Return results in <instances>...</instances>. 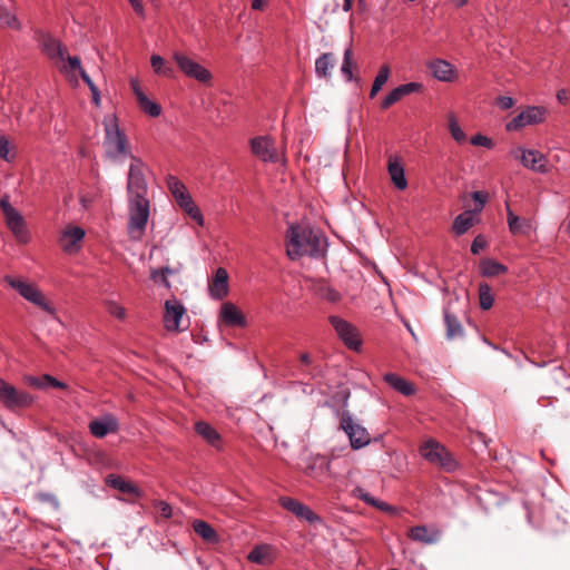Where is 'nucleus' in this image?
<instances>
[{
    "mask_svg": "<svg viewBox=\"0 0 570 570\" xmlns=\"http://www.w3.org/2000/svg\"><path fill=\"white\" fill-rule=\"evenodd\" d=\"M286 238V253L293 261L302 256H324L325 240L308 226L291 225Z\"/></svg>",
    "mask_w": 570,
    "mask_h": 570,
    "instance_id": "nucleus-1",
    "label": "nucleus"
},
{
    "mask_svg": "<svg viewBox=\"0 0 570 570\" xmlns=\"http://www.w3.org/2000/svg\"><path fill=\"white\" fill-rule=\"evenodd\" d=\"M129 219L127 232L131 239L140 240L145 234L150 214V202L147 197H128Z\"/></svg>",
    "mask_w": 570,
    "mask_h": 570,
    "instance_id": "nucleus-2",
    "label": "nucleus"
},
{
    "mask_svg": "<svg viewBox=\"0 0 570 570\" xmlns=\"http://www.w3.org/2000/svg\"><path fill=\"white\" fill-rule=\"evenodd\" d=\"M0 402L7 410L19 412L29 409L35 403V397L0 377Z\"/></svg>",
    "mask_w": 570,
    "mask_h": 570,
    "instance_id": "nucleus-3",
    "label": "nucleus"
},
{
    "mask_svg": "<svg viewBox=\"0 0 570 570\" xmlns=\"http://www.w3.org/2000/svg\"><path fill=\"white\" fill-rule=\"evenodd\" d=\"M0 208L8 228L20 243H28L30 234L23 216L10 204V197L4 195L0 199Z\"/></svg>",
    "mask_w": 570,
    "mask_h": 570,
    "instance_id": "nucleus-4",
    "label": "nucleus"
},
{
    "mask_svg": "<svg viewBox=\"0 0 570 570\" xmlns=\"http://www.w3.org/2000/svg\"><path fill=\"white\" fill-rule=\"evenodd\" d=\"M131 164L127 176L128 197H147L148 184L145 177L147 165L137 156L130 155Z\"/></svg>",
    "mask_w": 570,
    "mask_h": 570,
    "instance_id": "nucleus-5",
    "label": "nucleus"
},
{
    "mask_svg": "<svg viewBox=\"0 0 570 570\" xmlns=\"http://www.w3.org/2000/svg\"><path fill=\"white\" fill-rule=\"evenodd\" d=\"M106 145L110 157L129 156L130 153L129 141L122 130H120L116 117H112L108 122H105Z\"/></svg>",
    "mask_w": 570,
    "mask_h": 570,
    "instance_id": "nucleus-6",
    "label": "nucleus"
},
{
    "mask_svg": "<svg viewBox=\"0 0 570 570\" xmlns=\"http://www.w3.org/2000/svg\"><path fill=\"white\" fill-rule=\"evenodd\" d=\"M420 453L431 464L438 465L448 472L456 468V462L451 453L434 440H429L423 443L420 448Z\"/></svg>",
    "mask_w": 570,
    "mask_h": 570,
    "instance_id": "nucleus-7",
    "label": "nucleus"
},
{
    "mask_svg": "<svg viewBox=\"0 0 570 570\" xmlns=\"http://www.w3.org/2000/svg\"><path fill=\"white\" fill-rule=\"evenodd\" d=\"M4 282L8 283L13 289H16L24 299L39 306L41 309L49 314L55 313V308L48 304L45 295L33 284L27 283L20 278L6 276Z\"/></svg>",
    "mask_w": 570,
    "mask_h": 570,
    "instance_id": "nucleus-8",
    "label": "nucleus"
},
{
    "mask_svg": "<svg viewBox=\"0 0 570 570\" xmlns=\"http://www.w3.org/2000/svg\"><path fill=\"white\" fill-rule=\"evenodd\" d=\"M340 426L348 436L352 449L358 450L370 444L371 436L367 430L355 422L348 413L342 414Z\"/></svg>",
    "mask_w": 570,
    "mask_h": 570,
    "instance_id": "nucleus-9",
    "label": "nucleus"
},
{
    "mask_svg": "<svg viewBox=\"0 0 570 570\" xmlns=\"http://www.w3.org/2000/svg\"><path fill=\"white\" fill-rule=\"evenodd\" d=\"M175 62L180 71L188 78H193L202 83H207L212 79V73L208 69L189 58L183 52H175L173 55Z\"/></svg>",
    "mask_w": 570,
    "mask_h": 570,
    "instance_id": "nucleus-10",
    "label": "nucleus"
},
{
    "mask_svg": "<svg viewBox=\"0 0 570 570\" xmlns=\"http://www.w3.org/2000/svg\"><path fill=\"white\" fill-rule=\"evenodd\" d=\"M252 155L264 163H278L282 158L275 141L268 136L252 138Z\"/></svg>",
    "mask_w": 570,
    "mask_h": 570,
    "instance_id": "nucleus-11",
    "label": "nucleus"
},
{
    "mask_svg": "<svg viewBox=\"0 0 570 570\" xmlns=\"http://www.w3.org/2000/svg\"><path fill=\"white\" fill-rule=\"evenodd\" d=\"M37 40L41 51L49 59L65 61L68 50L61 41L53 38L50 33L42 31L38 33Z\"/></svg>",
    "mask_w": 570,
    "mask_h": 570,
    "instance_id": "nucleus-12",
    "label": "nucleus"
},
{
    "mask_svg": "<svg viewBox=\"0 0 570 570\" xmlns=\"http://www.w3.org/2000/svg\"><path fill=\"white\" fill-rule=\"evenodd\" d=\"M546 109L541 107H528L507 124V130H519L528 125H537L543 121Z\"/></svg>",
    "mask_w": 570,
    "mask_h": 570,
    "instance_id": "nucleus-13",
    "label": "nucleus"
},
{
    "mask_svg": "<svg viewBox=\"0 0 570 570\" xmlns=\"http://www.w3.org/2000/svg\"><path fill=\"white\" fill-rule=\"evenodd\" d=\"M186 313V308L176 298L168 299L165 303L164 325L167 331L180 332L186 327H180V321Z\"/></svg>",
    "mask_w": 570,
    "mask_h": 570,
    "instance_id": "nucleus-14",
    "label": "nucleus"
},
{
    "mask_svg": "<svg viewBox=\"0 0 570 570\" xmlns=\"http://www.w3.org/2000/svg\"><path fill=\"white\" fill-rule=\"evenodd\" d=\"M330 323L347 347L353 350L358 348L361 341L358 340L356 328L351 323L338 316H331Z\"/></svg>",
    "mask_w": 570,
    "mask_h": 570,
    "instance_id": "nucleus-15",
    "label": "nucleus"
},
{
    "mask_svg": "<svg viewBox=\"0 0 570 570\" xmlns=\"http://www.w3.org/2000/svg\"><path fill=\"white\" fill-rule=\"evenodd\" d=\"M514 158L520 159L522 165L533 171L546 173L547 159L543 154L533 149H523L519 147L513 153Z\"/></svg>",
    "mask_w": 570,
    "mask_h": 570,
    "instance_id": "nucleus-16",
    "label": "nucleus"
},
{
    "mask_svg": "<svg viewBox=\"0 0 570 570\" xmlns=\"http://www.w3.org/2000/svg\"><path fill=\"white\" fill-rule=\"evenodd\" d=\"M279 503L285 510L293 513L301 520H306L309 523H314L321 520V518L314 513L306 504L299 502L296 499L282 497L279 498Z\"/></svg>",
    "mask_w": 570,
    "mask_h": 570,
    "instance_id": "nucleus-17",
    "label": "nucleus"
},
{
    "mask_svg": "<svg viewBox=\"0 0 570 570\" xmlns=\"http://www.w3.org/2000/svg\"><path fill=\"white\" fill-rule=\"evenodd\" d=\"M219 322L227 327H245L247 318L234 303L226 302L220 307Z\"/></svg>",
    "mask_w": 570,
    "mask_h": 570,
    "instance_id": "nucleus-18",
    "label": "nucleus"
},
{
    "mask_svg": "<svg viewBox=\"0 0 570 570\" xmlns=\"http://www.w3.org/2000/svg\"><path fill=\"white\" fill-rule=\"evenodd\" d=\"M208 291L210 297L216 301H222L228 295V273L224 267H218L208 281Z\"/></svg>",
    "mask_w": 570,
    "mask_h": 570,
    "instance_id": "nucleus-19",
    "label": "nucleus"
},
{
    "mask_svg": "<svg viewBox=\"0 0 570 570\" xmlns=\"http://www.w3.org/2000/svg\"><path fill=\"white\" fill-rule=\"evenodd\" d=\"M407 535L423 544H435L440 541L442 532L436 527L415 525L409 529Z\"/></svg>",
    "mask_w": 570,
    "mask_h": 570,
    "instance_id": "nucleus-20",
    "label": "nucleus"
},
{
    "mask_svg": "<svg viewBox=\"0 0 570 570\" xmlns=\"http://www.w3.org/2000/svg\"><path fill=\"white\" fill-rule=\"evenodd\" d=\"M118 430L119 423L112 415H106L102 419L92 420L89 423L90 433L98 439H102L109 433H117Z\"/></svg>",
    "mask_w": 570,
    "mask_h": 570,
    "instance_id": "nucleus-21",
    "label": "nucleus"
},
{
    "mask_svg": "<svg viewBox=\"0 0 570 570\" xmlns=\"http://www.w3.org/2000/svg\"><path fill=\"white\" fill-rule=\"evenodd\" d=\"M277 558L276 547L268 543H259L252 548V563L271 566Z\"/></svg>",
    "mask_w": 570,
    "mask_h": 570,
    "instance_id": "nucleus-22",
    "label": "nucleus"
},
{
    "mask_svg": "<svg viewBox=\"0 0 570 570\" xmlns=\"http://www.w3.org/2000/svg\"><path fill=\"white\" fill-rule=\"evenodd\" d=\"M304 473L308 478L323 481V479L331 475L330 461L323 456L315 458L306 465Z\"/></svg>",
    "mask_w": 570,
    "mask_h": 570,
    "instance_id": "nucleus-23",
    "label": "nucleus"
},
{
    "mask_svg": "<svg viewBox=\"0 0 570 570\" xmlns=\"http://www.w3.org/2000/svg\"><path fill=\"white\" fill-rule=\"evenodd\" d=\"M83 237L85 230L81 227L75 226L67 228L60 237L61 247L65 252L72 253L79 248L78 244Z\"/></svg>",
    "mask_w": 570,
    "mask_h": 570,
    "instance_id": "nucleus-24",
    "label": "nucleus"
},
{
    "mask_svg": "<svg viewBox=\"0 0 570 570\" xmlns=\"http://www.w3.org/2000/svg\"><path fill=\"white\" fill-rule=\"evenodd\" d=\"M444 324L446 327V338L453 340L464 335V328L458 316L451 311L450 307L444 308Z\"/></svg>",
    "mask_w": 570,
    "mask_h": 570,
    "instance_id": "nucleus-25",
    "label": "nucleus"
},
{
    "mask_svg": "<svg viewBox=\"0 0 570 570\" xmlns=\"http://www.w3.org/2000/svg\"><path fill=\"white\" fill-rule=\"evenodd\" d=\"M178 205L198 224L203 225V215L199 208L195 205L191 196L187 189L176 196H174Z\"/></svg>",
    "mask_w": 570,
    "mask_h": 570,
    "instance_id": "nucleus-26",
    "label": "nucleus"
},
{
    "mask_svg": "<svg viewBox=\"0 0 570 570\" xmlns=\"http://www.w3.org/2000/svg\"><path fill=\"white\" fill-rule=\"evenodd\" d=\"M178 205L198 224L203 225V215L199 208L195 205L191 196L187 189L176 196H174Z\"/></svg>",
    "mask_w": 570,
    "mask_h": 570,
    "instance_id": "nucleus-27",
    "label": "nucleus"
},
{
    "mask_svg": "<svg viewBox=\"0 0 570 570\" xmlns=\"http://www.w3.org/2000/svg\"><path fill=\"white\" fill-rule=\"evenodd\" d=\"M432 75L440 81H451L453 79V66L442 59H435L429 63Z\"/></svg>",
    "mask_w": 570,
    "mask_h": 570,
    "instance_id": "nucleus-28",
    "label": "nucleus"
},
{
    "mask_svg": "<svg viewBox=\"0 0 570 570\" xmlns=\"http://www.w3.org/2000/svg\"><path fill=\"white\" fill-rule=\"evenodd\" d=\"M195 431L212 446L216 449L222 446V439L219 433L207 422H196Z\"/></svg>",
    "mask_w": 570,
    "mask_h": 570,
    "instance_id": "nucleus-29",
    "label": "nucleus"
},
{
    "mask_svg": "<svg viewBox=\"0 0 570 570\" xmlns=\"http://www.w3.org/2000/svg\"><path fill=\"white\" fill-rule=\"evenodd\" d=\"M27 382L30 386H33L39 390H46L48 387L66 390L68 387V385L65 382L58 381L57 379L49 374H43L41 376H29L27 379Z\"/></svg>",
    "mask_w": 570,
    "mask_h": 570,
    "instance_id": "nucleus-30",
    "label": "nucleus"
},
{
    "mask_svg": "<svg viewBox=\"0 0 570 570\" xmlns=\"http://www.w3.org/2000/svg\"><path fill=\"white\" fill-rule=\"evenodd\" d=\"M507 219L509 230L513 235L527 234L531 228V223L529 219L520 218L517 216L510 208L509 204H507Z\"/></svg>",
    "mask_w": 570,
    "mask_h": 570,
    "instance_id": "nucleus-31",
    "label": "nucleus"
},
{
    "mask_svg": "<svg viewBox=\"0 0 570 570\" xmlns=\"http://www.w3.org/2000/svg\"><path fill=\"white\" fill-rule=\"evenodd\" d=\"M336 65V58L331 52L322 53L315 61V72L321 78H330L331 70Z\"/></svg>",
    "mask_w": 570,
    "mask_h": 570,
    "instance_id": "nucleus-32",
    "label": "nucleus"
},
{
    "mask_svg": "<svg viewBox=\"0 0 570 570\" xmlns=\"http://www.w3.org/2000/svg\"><path fill=\"white\" fill-rule=\"evenodd\" d=\"M387 170L391 177L392 183L397 189H405L407 187V181L404 175V169L397 159H390Z\"/></svg>",
    "mask_w": 570,
    "mask_h": 570,
    "instance_id": "nucleus-33",
    "label": "nucleus"
},
{
    "mask_svg": "<svg viewBox=\"0 0 570 570\" xmlns=\"http://www.w3.org/2000/svg\"><path fill=\"white\" fill-rule=\"evenodd\" d=\"M193 529L197 535L208 543H217L219 541L216 530L204 520H195Z\"/></svg>",
    "mask_w": 570,
    "mask_h": 570,
    "instance_id": "nucleus-34",
    "label": "nucleus"
},
{
    "mask_svg": "<svg viewBox=\"0 0 570 570\" xmlns=\"http://www.w3.org/2000/svg\"><path fill=\"white\" fill-rule=\"evenodd\" d=\"M106 484L125 494H138V488L134 483L126 481L122 476L117 474H109L106 478Z\"/></svg>",
    "mask_w": 570,
    "mask_h": 570,
    "instance_id": "nucleus-35",
    "label": "nucleus"
},
{
    "mask_svg": "<svg viewBox=\"0 0 570 570\" xmlns=\"http://www.w3.org/2000/svg\"><path fill=\"white\" fill-rule=\"evenodd\" d=\"M384 379L389 385H391L394 390L399 391L403 395L410 396L415 392L413 384L394 373L386 374Z\"/></svg>",
    "mask_w": 570,
    "mask_h": 570,
    "instance_id": "nucleus-36",
    "label": "nucleus"
},
{
    "mask_svg": "<svg viewBox=\"0 0 570 570\" xmlns=\"http://www.w3.org/2000/svg\"><path fill=\"white\" fill-rule=\"evenodd\" d=\"M481 274L485 277H494L500 274L507 273L508 268L494 259L485 258L480 263Z\"/></svg>",
    "mask_w": 570,
    "mask_h": 570,
    "instance_id": "nucleus-37",
    "label": "nucleus"
},
{
    "mask_svg": "<svg viewBox=\"0 0 570 570\" xmlns=\"http://www.w3.org/2000/svg\"><path fill=\"white\" fill-rule=\"evenodd\" d=\"M472 210H465L458 215L453 222L452 229L458 235H463L473 226Z\"/></svg>",
    "mask_w": 570,
    "mask_h": 570,
    "instance_id": "nucleus-38",
    "label": "nucleus"
},
{
    "mask_svg": "<svg viewBox=\"0 0 570 570\" xmlns=\"http://www.w3.org/2000/svg\"><path fill=\"white\" fill-rule=\"evenodd\" d=\"M138 105L140 109L150 117H158L161 114L159 104L151 101L144 92H138Z\"/></svg>",
    "mask_w": 570,
    "mask_h": 570,
    "instance_id": "nucleus-39",
    "label": "nucleus"
},
{
    "mask_svg": "<svg viewBox=\"0 0 570 570\" xmlns=\"http://www.w3.org/2000/svg\"><path fill=\"white\" fill-rule=\"evenodd\" d=\"M150 63L157 75L171 78L175 75L174 68L168 65L159 55H153Z\"/></svg>",
    "mask_w": 570,
    "mask_h": 570,
    "instance_id": "nucleus-40",
    "label": "nucleus"
},
{
    "mask_svg": "<svg viewBox=\"0 0 570 570\" xmlns=\"http://www.w3.org/2000/svg\"><path fill=\"white\" fill-rule=\"evenodd\" d=\"M0 26L13 30H21V23L17 16L3 7H0Z\"/></svg>",
    "mask_w": 570,
    "mask_h": 570,
    "instance_id": "nucleus-41",
    "label": "nucleus"
},
{
    "mask_svg": "<svg viewBox=\"0 0 570 570\" xmlns=\"http://www.w3.org/2000/svg\"><path fill=\"white\" fill-rule=\"evenodd\" d=\"M179 269L180 268H171L169 266H165L160 269H153L150 272V279L155 283H158V276H161V284L169 289L171 287V284L168 279V275L178 273Z\"/></svg>",
    "mask_w": 570,
    "mask_h": 570,
    "instance_id": "nucleus-42",
    "label": "nucleus"
},
{
    "mask_svg": "<svg viewBox=\"0 0 570 570\" xmlns=\"http://www.w3.org/2000/svg\"><path fill=\"white\" fill-rule=\"evenodd\" d=\"M479 299L482 309H490L493 306L491 287L487 283H481L479 285Z\"/></svg>",
    "mask_w": 570,
    "mask_h": 570,
    "instance_id": "nucleus-43",
    "label": "nucleus"
},
{
    "mask_svg": "<svg viewBox=\"0 0 570 570\" xmlns=\"http://www.w3.org/2000/svg\"><path fill=\"white\" fill-rule=\"evenodd\" d=\"M353 65H354L353 50H352V48H347L344 52V59H343V65H342L341 71L346 77V79L348 81H351L353 79V73H352Z\"/></svg>",
    "mask_w": 570,
    "mask_h": 570,
    "instance_id": "nucleus-44",
    "label": "nucleus"
},
{
    "mask_svg": "<svg viewBox=\"0 0 570 570\" xmlns=\"http://www.w3.org/2000/svg\"><path fill=\"white\" fill-rule=\"evenodd\" d=\"M362 501H364L365 503L372 505V507H375L382 511H386L389 513H394L395 512V508L385 503V502H382V501H379L376 500L375 498H373L371 494H368L367 492H365V495L363 497Z\"/></svg>",
    "mask_w": 570,
    "mask_h": 570,
    "instance_id": "nucleus-45",
    "label": "nucleus"
},
{
    "mask_svg": "<svg viewBox=\"0 0 570 570\" xmlns=\"http://www.w3.org/2000/svg\"><path fill=\"white\" fill-rule=\"evenodd\" d=\"M166 184L173 196H176L186 190V186L173 175H168L166 178Z\"/></svg>",
    "mask_w": 570,
    "mask_h": 570,
    "instance_id": "nucleus-46",
    "label": "nucleus"
},
{
    "mask_svg": "<svg viewBox=\"0 0 570 570\" xmlns=\"http://www.w3.org/2000/svg\"><path fill=\"white\" fill-rule=\"evenodd\" d=\"M318 293L323 298L332 303H336L341 299V294L336 289L328 287L325 284L320 286Z\"/></svg>",
    "mask_w": 570,
    "mask_h": 570,
    "instance_id": "nucleus-47",
    "label": "nucleus"
},
{
    "mask_svg": "<svg viewBox=\"0 0 570 570\" xmlns=\"http://www.w3.org/2000/svg\"><path fill=\"white\" fill-rule=\"evenodd\" d=\"M449 129L454 140L458 142L465 140V135L453 116L449 119Z\"/></svg>",
    "mask_w": 570,
    "mask_h": 570,
    "instance_id": "nucleus-48",
    "label": "nucleus"
},
{
    "mask_svg": "<svg viewBox=\"0 0 570 570\" xmlns=\"http://www.w3.org/2000/svg\"><path fill=\"white\" fill-rule=\"evenodd\" d=\"M403 98L399 87L393 89L381 102L382 109H387Z\"/></svg>",
    "mask_w": 570,
    "mask_h": 570,
    "instance_id": "nucleus-49",
    "label": "nucleus"
},
{
    "mask_svg": "<svg viewBox=\"0 0 570 570\" xmlns=\"http://www.w3.org/2000/svg\"><path fill=\"white\" fill-rule=\"evenodd\" d=\"M473 200L475 202V207L472 209V213L482 212L485 203L488 202L489 195L484 191H474L471 194Z\"/></svg>",
    "mask_w": 570,
    "mask_h": 570,
    "instance_id": "nucleus-50",
    "label": "nucleus"
},
{
    "mask_svg": "<svg viewBox=\"0 0 570 570\" xmlns=\"http://www.w3.org/2000/svg\"><path fill=\"white\" fill-rule=\"evenodd\" d=\"M390 73H391V69H390L389 65H383L380 68L379 73L376 75L373 83L382 89V87L389 80Z\"/></svg>",
    "mask_w": 570,
    "mask_h": 570,
    "instance_id": "nucleus-51",
    "label": "nucleus"
},
{
    "mask_svg": "<svg viewBox=\"0 0 570 570\" xmlns=\"http://www.w3.org/2000/svg\"><path fill=\"white\" fill-rule=\"evenodd\" d=\"M154 507L156 509H158L160 515L164 519H170L171 518V515H173V508H171V505L168 502L163 501V500H156V501H154Z\"/></svg>",
    "mask_w": 570,
    "mask_h": 570,
    "instance_id": "nucleus-52",
    "label": "nucleus"
},
{
    "mask_svg": "<svg viewBox=\"0 0 570 570\" xmlns=\"http://www.w3.org/2000/svg\"><path fill=\"white\" fill-rule=\"evenodd\" d=\"M10 154V145L9 140L4 137H0V158L10 161L11 158L9 156Z\"/></svg>",
    "mask_w": 570,
    "mask_h": 570,
    "instance_id": "nucleus-53",
    "label": "nucleus"
},
{
    "mask_svg": "<svg viewBox=\"0 0 570 570\" xmlns=\"http://www.w3.org/2000/svg\"><path fill=\"white\" fill-rule=\"evenodd\" d=\"M485 246H487L485 239L481 235H479L474 238V240L471 245V252L474 255H478L480 253V250H482Z\"/></svg>",
    "mask_w": 570,
    "mask_h": 570,
    "instance_id": "nucleus-54",
    "label": "nucleus"
},
{
    "mask_svg": "<svg viewBox=\"0 0 570 570\" xmlns=\"http://www.w3.org/2000/svg\"><path fill=\"white\" fill-rule=\"evenodd\" d=\"M471 144L474 146H483L490 148L492 146V141L490 138L482 136V135H475L471 139Z\"/></svg>",
    "mask_w": 570,
    "mask_h": 570,
    "instance_id": "nucleus-55",
    "label": "nucleus"
},
{
    "mask_svg": "<svg viewBox=\"0 0 570 570\" xmlns=\"http://www.w3.org/2000/svg\"><path fill=\"white\" fill-rule=\"evenodd\" d=\"M497 105L501 109L507 110V109H510V108H512L514 106V100L511 97L501 96V97H498Z\"/></svg>",
    "mask_w": 570,
    "mask_h": 570,
    "instance_id": "nucleus-56",
    "label": "nucleus"
},
{
    "mask_svg": "<svg viewBox=\"0 0 570 570\" xmlns=\"http://www.w3.org/2000/svg\"><path fill=\"white\" fill-rule=\"evenodd\" d=\"M420 88H421V85L416 83V82H409V83L399 86V89L402 92L403 97L409 94H412L414 91H417Z\"/></svg>",
    "mask_w": 570,
    "mask_h": 570,
    "instance_id": "nucleus-57",
    "label": "nucleus"
},
{
    "mask_svg": "<svg viewBox=\"0 0 570 570\" xmlns=\"http://www.w3.org/2000/svg\"><path fill=\"white\" fill-rule=\"evenodd\" d=\"M108 311L111 315L116 316L119 320L124 318L126 315L125 308L115 303L109 304Z\"/></svg>",
    "mask_w": 570,
    "mask_h": 570,
    "instance_id": "nucleus-58",
    "label": "nucleus"
},
{
    "mask_svg": "<svg viewBox=\"0 0 570 570\" xmlns=\"http://www.w3.org/2000/svg\"><path fill=\"white\" fill-rule=\"evenodd\" d=\"M65 60L68 61V65H69L71 70L80 71V69H82L81 61H80L79 57H77V56L71 57V56H67L66 55V59Z\"/></svg>",
    "mask_w": 570,
    "mask_h": 570,
    "instance_id": "nucleus-59",
    "label": "nucleus"
},
{
    "mask_svg": "<svg viewBox=\"0 0 570 570\" xmlns=\"http://www.w3.org/2000/svg\"><path fill=\"white\" fill-rule=\"evenodd\" d=\"M129 3L131 4L132 9L138 13V14H144V6L141 3V0H128Z\"/></svg>",
    "mask_w": 570,
    "mask_h": 570,
    "instance_id": "nucleus-60",
    "label": "nucleus"
},
{
    "mask_svg": "<svg viewBox=\"0 0 570 570\" xmlns=\"http://www.w3.org/2000/svg\"><path fill=\"white\" fill-rule=\"evenodd\" d=\"M569 91L567 89H560L558 92H557V99L559 100V102L561 104H567L569 101Z\"/></svg>",
    "mask_w": 570,
    "mask_h": 570,
    "instance_id": "nucleus-61",
    "label": "nucleus"
},
{
    "mask_svg": "<svg viewBox=\"0 0 570 570\" xmlns=\"http://www.w3.org/2000/svg\"><path fill=\"white\" fill-rule=\"evenodd\" d=\"M268 3V0H252L253 10H263Z\"/></svg>",
    "mask_w": 570,
    "mask_h": 570,
    "instance_id": "nucleus-62",
    "label": "nucleus"
},
{
    "mask_svg": "<svg viewBox=\"0 0 570 570\" xmlns=\"http://www.w3.org/2000/svg\"><path fill=\"white\" fill-rule=\"evenodd\" d=\"M91 99L95 106H100V91L99 89L91 90Z\"/></svg>",
    "mask_w": 570,
    "mask_h": 570,
    "instance_id": "nucleus-63",
    "label": "nucleus"
},
{
    "mask_svg": "<svg viewBox=\"0 0 570 570\" xmlns=\"http://www.w3.org/2000/svg\"><path fill=\"white\" fill-rule=\"evenodd\" d=\"M352 495L354 498H357V499H363V497L365 495V491L364 489L360 488V487H356L355 489L352 490Z\"/></svg>",
    "mask_w": 570,
    "mask_h": 570,
    "instance_id": "nucleus-64",
    "label": "nucleus"
}]
</instances>
